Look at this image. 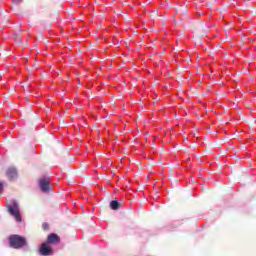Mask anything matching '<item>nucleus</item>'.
<instances>
[{"label":"nucleus","instance_id":"nucleus-10","mask_svg":"<svg viewBox=\"0 0 256 256\" xmlns=\"http://www.w3.org/2000/svg\"><path fill=\"white\" fill-rule=\"evenodd\" d=\"M42 229H43V231H49V223L44 222V223L42 224Z\"/></svg>","mask_w":256,"mask_h":256},{"label":"nucleus","instance_id":"nucleus-11","mask_svg":"<svg viewBox=\"0 0 256 256\" xmlns=\"http://www.w3.org/2000/svg\"><path fill=\"white\" fill-rule=\"evenodd\" d=\"M15 3H21L23 0H13Z\"/></svg>","mask_w":256,"mask_h":256},{"label":"nucleus","instance_id":"nucleus-9","mask_svg":"<svg viewBox=\"0 0 256 256\" xmlns=\"http://www.w3.org/2000/svg\"><path fill=\"white\" fill-rule=\"evenodd\" d=\"M13 39H14L15 43H21V35L14 34Z\"/></svg>","mask_w":256,"mask_h":256},{"label":"nucleus","instance_id":"nucleus-8","mask_svg":"<svg viewBox=\"0 0 256 256\" xmlns=\"http://www.w3.org/2000/svg\"><path fill=\"white\" fill-rule=\"evenodd\" d=\"M149 17H150V19H157V17H159V10H154V11L150 12Z\"/></svg>","mask_w":256,"mask_h":256},{"label":"nucleus","instance_id":"nucleus-5","mask_svg":"<svg viewBox=\"0 0 256 256\" xmlns=\"http://www.w3.org/2000/svg\"><path fill=\"white\" fill-rule=\"evenodd\" d=\"M39 187L43 193H49V191H51V182L47 179H40Z\"/></svg>","mask_w":256,"mask_h":256},{"label":"nucleus","instance_id":"nucleus-3","mask_svg":"<svg viewBox=\"0 0 256 256\" xmlns=\"http://www.w3.org/2000/svg\"><path fill=\"white\" fill-rule=\"evenodd\" d=\"M39 253H40V255H44V256L52 255V253H53V248H51V245H50V244H48L47 242H44V243L40 246Z\"/></svg>","mask_w":256,"mask_h":256},{"label":"nucleus","instance_id":"nucleus-4","mask_svg":"<svg viewBox=\"0 0 256 256\" xmlns=\"http://www.w3.org/2000/svg\"><path fill=\"white\" fill-rule=\"evenodd\" d=\"M46 243L48 245H59V243H61V238L59 237V235L51 233L48 235Z\"/></svg>","mask_w":256,"mask_h":256},{"label":"nucleus","instance_id":"nucleus-1","mask_svg":"<svg viewBox=\"0 0 256 256\" xmlns=\"http://www.w3.org/2000/svg\"><path fill=\"white\" fill-rule=\"evenodd\" d=\"M8 240H9V246L12 249H23V247H27V239L21 235H17V234L10 235Z\"/></svg>","mask_w":256,"mask_h":256},{"label":"nucleus","instance_id":"nucleus-7","mask_svg":"<svg viewBox=\"0 0 256 256\" xmlns=\"http://www.w3.org/2000/svg\"><path fill=\"white\" fill-rule=\"evenodd\" d=\"M110 207L113 211H117V209H119V207H121V203H119L118 201L116 200H112L110 202Z\"/></svg>","mask_w":256,"mask_h":256},{"label":"nucleus","instance_id":"nucleus-12","mask_svg":"<svg viewBox=\"0 0 256 256\" xmlns=\"http://www.w3.org/2000/svg\"><path fill=\"white\" fill-rule=\"evenodd\" d=\"M1 187H3V183H0V189H1Z\"/></svg>","mask_w":256,"mask_h":256},{"label":"nucleus","instance_id":"nucleus-6","mask_svg":"<svg viewBox=\"0 0 256 256\" xmlns=\"http://www.w3.org/2000/svg\"><path fill=\"white\" fill-rule=\"evenodd\" d=\"M6 177L13 181V179H17V169L15 168H8L6 171Z\"/></svg>","mask_w":256,"mask_h":256},{"label":"nucleus","instance_id":"nucleus-2","mask_svg":"<svg viewBox=\"0 0 256 256\" xmlns=\"http://www.w3.org/2000/svg\"><path fill=\"white\" fill-rule=\"evenodd\" d=\"M8 213L15 218L18 223H21L22 217L19 213V204L15 200H11L8 204Z\"/></svg>","mask_w":256,"mask_h":256}]
</instances>
